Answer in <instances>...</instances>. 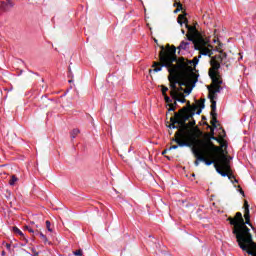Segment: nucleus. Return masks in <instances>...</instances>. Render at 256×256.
I'll return each instance as SVG.
<instances>
[{
  "mask_svg": "<svg viewBox=\"0 0 256 256\" xmlns=\"http://www.w3.org/2000/svg\"><path fill=\"white\" fill-rule=\"evenodd\" d=\"M39 237L43 241V243H45V244L49 243V239H47V236L45 234H43V232L39 233Z\"/></svg>",
  "mask_w": 256,
  "mask_h": 256,
  "instance_id": "nucleus-28",
  "label": "nucleus"
},
{
  "mask_svg": "<svg viewBox=\"0 0 256 256\" xmlns=\"http://www.w3.org/2000/svg\"><path fill=\"white\" fill-rule=\"evenodd\" d=\"M168 111L170 112V111H175L176 109H177V107H174L173 105H171V104H168Z\"/></svg>",
  "mask_w": 256,
  "mask_h": 256,
  "instance_id": "nucleus-36",
  "label": "nucleus"
},
{
  "mask_svg": "<svg viewBox=\"0 0 256 256\" xmlns=\"http://www.w3.org/2000/svg\"><path fill=\"white\" fill-rule=\"evenodd\" d=\"M181 31H182V34H183V35H185V30H184V29H182Z\"/></svg>",
  "mask_w": 256,
  "mask_h": 256,
  "instance_id": "nucleus-50",
  "label": "nucleus"
},
{
  "mask_svg": "<svg viewBox=\"0 0 256 256\" xmlns=\"http://www.w3.org/2000/svg\"><path fill=\"white\" fill-rule=\"evenodd\" d=\"M24 229H25L26 231H28V233H35V230L32 229V228L29 227V226H25Z\"/></svg>",
  "mask_w": 256,
  "mask_h": 256,
  "instance_id": "nucleus-35",
  "label": "nucleus"
},
{
  "mask_svg": "<svg viewBox=\"0 0 256 256\" xmlns=\"http://www.w3.org/2000/svg\"><path fill=\"white\" fill-rule=\"evenodd\" d=\"M186 29H188L186 37H187L188 41H192V43L194 45V49H195V43H197V41H199V38H197L195 36L197 28H195V26H190V25L186 24Z\"/></svg>",
  "mask_w": 256,
  "mask_h": 256,
  "instance_id": "nucleus-9",
  "label": "nucleus"
},
{
  "mask_svg": "<svg viewBox=\"0 0 256 256\" xmlns=\"http://www.w3.org/2000/svg\"><path fill=\"white\" fill-rule=\"evenodd\" d=\"M12 231L16 234L19 235L20 237H22V239H24V241H26V243H28V241L25 239V234H23V232L17 228V226H14L12 228Z\"/></svg>",
  "mask_w": 256,
  "mask_h": 256,
  "instance_id": "nucleus-23",
  "label": "nucleus"
},
{
  "mask_svg": "<svg viewBox=\"0 0 256 256\" xmlns=\"http://www.w3.org/2000/svg\"><path fill=\"white\" fill-rule=\"evenodd\" d=\"M240 193H241L242 195H245V192L243 191V189L240 190Z\"/></svg>",
  "mask_w": 256,
  "mask_h": 256,
  "instance_id": "nucleus-47",
  "label": "nucleus"
},
{
  "mask_svg": "<svg viewBox=\"0 0 256 256\" xmlns=\"http://www.w3.org/2000/svg\"><path fill=\"white\" fill-rule=\"evenodd\" d=\"M215 169L221 177H228L230 181H233L234 179L235 183H238L237 179H235V176L233 175V171L231 170V161L227 156L220 155L218 162L215 164Z\"/></svg>",
  "mask_w": 256,
  "mask_h": 256,
  "instance_id": "nucleus-6",
  "label": "nucleus"
},
{
  "mask_svg": "<svg viewBox=\"0 0 256 256\" xmlns=\"http://www.w3.org/2000/svg\"><path fill=\"white\" fill-rule=\"evenodd\" d=\"M189 45H191V43L187 41H182L178 47H175V49H178V51H188Z\"/></svg>",
  "mask_w": 256,
  "mask_h": 256,
  "instance_id": "nucleus-19",
  "label": "nucleus"
},
{
  "mask_svg": "<svg viewBox=\"0 0 256 256\" xmlns=\"http://www.w3.org/2000/svg\"><path fill=\"white\" fill-rule=\"evenodd\" d=\"M7 249H11V244H6Z\"/></svg>",
  "mask_w": 256,
  "mask_h": 256,
  "instance_id": "nucleus-45",
  "label": "nucleus"
},
{
  "mask_svg": "<svg viewBox=\"0 0 256 256\" xmlns=\"http://www.w3.org/2000/svg\"><path fill=\"white\" fill-rule=\"evenodd\" d=\"M246 209H249V202H247V200L244 202V211H246Z\"/></svg>",
  "mask_w": 256,
  "mask_h": 256,
  "instance_id": "nucleus-38",
  "label": "nucleus"
},
{
  "mask_svg": "<svg viewBox=\"0 0 256 256\" xmlns=\"http://www.w3.org/2000/svg\"><path fill=\"white\" fill-rule=\"evenodd\" d=\"M160 87L162 89V95L163 96L167 95V92L169 91V88H167V86H165V85H161Z\"/></svg>",
  "mask_w": 256,
  "mask_h": 256,
  "instance_id": "nucleus-30",
  "label": "nucleus"
},
{
  "mask_svg": "<svg viewBox=\"0 0 256 256\" xmlns=\"http://www.w3.org/2000/svg\"><path fill=\"white\" fill-rule=\"evenodd\" d=\"M180 146H179V143H177V145H172L170 146V148L168 149V151H172V149H178Z\"/></svg>",
  "mask_w": 256,
  "mask_h": 256,
  "instance_id": "nucleus-37",
  "label": "nucleus"
},
{
  "mask_svg": "<svg viewBox=\"0 0 256 256\" xmlns=\"http://www.w3.org/2000/svg\"><path fill=\"white\" fill-rule=\"evenodd\" d=\"M177 90H178V93H179V91H183V87L180 86V88H177Z\"/></svg>",
  "mask_w": 256,
  "mask_h": 256,
  "instance_id": "nucleus-44",
  "label": "nucleus"
},
{
  "mask_svg": "<svg viewBox=\"0 0 256 256\" xmlns=\"http://www.w3.org/2000/svg\"><path fill=\"white\" fill-rule=\"evenodd\" d=\"M221 47H222V44H219V47L217 48V51H219V53H221L220 56H221L222 61H223L224 59H227V53L223 52V50H220Z\"/></svg>",
  "mask_w": 256,
  "mask_h": 256,
  "instance_id": "nucleus-27",
  "label": "nucleus"
},
{
  "mask_svg": "<svg viewBox=\"0 0 256 256\" xmlns=\"http://www.w3.org/2000/svg\"><path fill=\"white\" fill-rule=\"evenodd\" d=\"M13 7H15V4L11 0H6V1L0 2L1 11L7 12L10 9H13Z\"/></svg>",
  "mask_w": 256,
  "mask_h": 256,
  "instance_id": "nucleus-14",
  "label": "nucleus"
},
{
  "mask_svg": "<svg viewBox=\"0 0 256 256\" xmlns=\"http://www.w3.org/2000/svg\"><path fill=\"white\" fill-rule=\"evenodd\" d=\"M170 105H173V107H177V100H175L174 103L171 102Z\"/></svg>",
  "mask_w": 256,
  "mask_h": 256,
  "instance_id": "nucleus-41",
  "label": "nucleus"
},
{
  "mask_svg": "<svg viewBox=\"0 0 256 256\" xmlns=\"http://www.w3.org/2000/svg\"><path fill=\"white\" fill-rule=\"evenodd\" d=\"M198 107L199 109H197L196 115H199L200 113H202L203 109H205V98L200 99V101H198Z\"/></svg>",
  "mask_w": 256,
  "mask_h": 256,
  "instance_id": "nucleus-21",
  "label": "nucleus"
},
{
  "mask_svg": "<svg viewBox=\"0 0 256 256\" xmlns=\"http://www.w3.org/2000/svg\"><path fill=\"white\" fill-rule=\"evenodd\" d=\"M39 233H42V232H40L39 230L34 231V233H32V237H35L36 235H39Z\"/></svg>",
  "mask_w": 256,
  "mask_h": 256,
  "instance_id": "nucleus-40",
  "label": "nucleus"
},
{
  "mask_svg": "<svg viewBox=\"0 0 256 256\" xmlns=\"http://www.w3.org/2000/svg\"><path fill=\"white\" fill-rule=\"evenodd\" d=\"M210 115H211V121H210V123H211V127H214V128H217V123H218V121H217V113H214V112H210Z\"/></svg>",
  "mask_w": 256,
  "mask_h": 256,
  "instance_id": "nucleus-22",
  "label": "nucleus"
},
{
  "mask_svg": "<svg viewBox=\"0 0 256 256\" xmlns=\"http://www.w3.org/2000/svg\"><path fill=\"white\" fill-rule=\"evenodd\" d=\"M229 221L230 225H233V230L232 233L235 235V231H241L244 227H251L253 229V224H251V215L249 213V209L244 210V219H243V214L241 212H237L235 217H229L227 219Z\"/></svg>",
  "mask_w": 256,
  "mask_h": 256,
  "instance_id": "nucleus-5",
  "label": "nucleus"
},
{
  "mask_svg": "<svg viewBox=\"0 0 256 256\" xmlns=\"http://www.w3.org/2000/svg\"><path fill=\"white\" fill-rule=\"evenodd\" d=\"M164 101H165V103H168V105L173 103V100L169 96H167V94L164 95Z\"/></svg>",
  "mask_w": 256,
  "mask_h": 256,
  "instance_id": "nucleus-31",
  "label": "nucleus"
},
{
  "mask_svg": "<svg viewBox=\"0 0 256 256\" xmlns=\"http://www.w3.org/2000/svg\"><path fill=\"white\" fill-rule=\"evenodd\" d=\"M192 149V153L195 157L194 165L195 167H199V162L205 163L209 167V165H214L218 163L219 157H221V153H223V146H217L213 142L208 143V149L211 152H207V150H199L195 146L190 147Z\"/></svg>",
  "mask_w": 256,
  "mask_h": 256,
  "instance_id": "nucleus-3",
  "label": "nucleus"
},
{
  "mask_svg": "<svg viewBox=\"0 0 256 256\" xmlns=\"http://www.w3.org/2000/svg\"><path fill=\"white\" fill-rule=\"evenodd\" d=\"M169 151V149H165L163 152H162V155H166V153Z\"/></svg>",
  "mask_w": 256,
  "mask_h": 256,
  "instance_id": "nucleus-43",
  "label": "nucleus"
},
{
  "mask_svg": "<svg viewBox=\"0 0 256 256\" xmlns=\"http://www.w3.org/2000/svg\"><path fill=\"white\" fill-rule=\"evenodd\" d=\"M33 256H39V252H37V250H35V248L31 249Z\"/></svg>",
  "mask_w": 256,
  "mask_h": 256,
  "instance_id": "nucleus-39",
  "label": "nucleus"
},
{
  "mask_svg": "<svg viewBox=\"0 0 256 256\" xmlns=\"http://www.w3.org/2000/svg\"><path fill=\"white\" fill-rule=\"evenodd\" d=\"M223 135L220 134L219 138L215 137L212 141H217V143H223V139H225V130H222Z\"/></svg>",
  "mask_w": 256,
  "mask_h": 256,
  "instance_id": "nucleus-25",
  "label": "nucleus"
},
{
  "mask_svg": "<svg viewBox=\"0 0 256 256\" xmlns=\"http://www.w3.org/2000/svg\"><path fill=\"white\" fill-rule=\"evenodd\" d=\"M205 139H206V143L204 144V147H205L204 151L211 153V151H209V143H212L211 141L213 140V138H211L209 132L205 134Z\"/></svg>",
  "mask_w": 256,
  "mask_h": 256,
  "instance_id": "nucleus-20",
  "label": "nucleus"
},
{
  "mask_svg": "<svg viewBox=\"0 0 256 256\" xmlns=\"http://www.w3.org/2000/svg\"><path fill=\"white\" fill-rule=\"evenodd\" d=\"M73 255L83 256V250L82 249L76 250V251L73 252Z\"/></svg>",
  "mask_w": 256,
  "mask_h": 256,
  "instance_id": "nucleus-33",
  "label": "nucleus"
},
{
  "mask_svg": "<svg viewBox=\"0 0 256 256\" xmlns=\"http://www.w3.org/2000/svg\"><path fill=\"white\" fill-rule=\"evenodd\" d=\"M223 62V58L221 56H213L210 60L211 68L209 71H219L221 69V63Z\"/></svg>",
  "mask_w": 256,
  "mask_h": 256,
  "instance_id": "nucleus-10",
  "label": "nucleus"
},
{
  "mask_svg": "<svg viewBox=\"0 0 256 256\" xmlns=\"http://www.w3.org/2000/svg\"><path fill=\"white\" fill-rule=\"evenodd\" d=\"M208 75L212 80L211 85H223V80H221V75H219V71L209 70Z\"/></svg>",
  "mask_w": 256,
  "mask_h": 256,
  "instance_id": "nucleus-11",
  "label": "nucleus"
},
{
  "mask_svg": "<svg viewBox=\"0 0 256 256\" xmlns=\"http://www.w3.org/2000/svg\"><path fill=\"white\" fill-rule=\"evenodd\" d=\"M2 255H5V251L2 252Z\"/></svg>",
  "mask_w": 256,
  "mask_h": 256,
  "instance_id": "nucleus-53",
  "label": "nucleus"
},
{
  "mask_svg": "<svg viewBox=\"0 0 256 256\" xmlns=\"http://www.w3.org/2000/svg\"><path fill=\"white\" fill-rule=\"evenodd\" d=\"M197 109H199V102H197V105H191V102L187 101L186 106L178 112H174V116L170 117L169 129H178V131L175 132L172 141L178 143L180 147H193V142L182 141L181 137H183L185 131H188L191 127H195L196 122L193 117H195Z\"/></svg>",
  "mask_w": 256,
  "mask_h": 256,
  "instance_id": "nucleus-2",
  "label": "nucleus"
},
{
  "mask_svg": "<svg viewBox=\"0 0 256 256\" xmlns=\"http://www.w3.org/2000/svg\"><path fill=\"white\" fill-rule=\"evenodd\" d=\"M204 125H206V126H207V128L209 129V123L204 122Z\"/></svg>",
  "mask_w": 256,
  "mask_h": 256,
  "instance_id": "nucleus-46",
  "label": "nucleus"
},
{
  "mask_svg": "<svg viewBox=\"0 0 256 256\" xmlns=\"http://www.w3.org/2000/svg\"><path fill=\"white\" fill-rule=\"evenodd\" d=\"M176 9L174 10V13H179V11H183V4L181 2H176L173 4Z\"/></svg>",
  "mask_w": 256,
  "mask_h": 256,
  "instance_id": "nucleus-24",
  "label": "nucleus"
},
{
  "mask_svg": "<svg viewBox=\"0 0 256 256\" xmlns=\"http://www.w3.org/2000/svg\"><path fill=\"white\" fill-rule=\"evenodd\" d=\"M79 133H81V131L79 129H77V128L73 129L70 132L71 139H75V137H77Z\"/></svg>",
  "mask_w": 256,
  "mask_h": 256,
  "instance_id": "nucleus-26",
  "label": "nucleus"
},
{
  "mask_svg": "<svg viewBox=\"0 0 256 256\" xmlns=\"http://www.w3.org/2000/svg\"><path fill=\"white\" fill-rule=\"evenodd\" d=\"M161 51L159 52V62H153V70H149V73H159L163 71V67H166L168 73H170L171 79H175V83L180 87H195V83L199 81L197 74L188 72L187 70L177 67V64H174L177 61V48L174 45L160 46Z\"/></svg>",
  "mask_w": 256,
  "mask_h": 256,
  "instance_id": "nucleus-1",
  "label": "nucleus"
},
{
  "mask_svg": "<svg viewBox=\"0 0 256 256\" xmlns=\"http://www.w3.org/2000/svg\"><path fill=\"white\" fill-rule=\"evenodd\" d=\"M194 133H195V137L191 140H187V139H185V132H184L183 136L180 138L181 141H189L190 143H193V147H195V141H197V139L203 137V131H201L199 129V127L196 126L194 129Z\"/></svg>",
  "mask_w": 256,
  "mask_h": 256,
  "instance_id": "nucleus-12",
  "label": "nucleus"
},
{
  "mask_svg": "<svg viewBox=\"0 0 256 256\" xmlns=\"http://www.w3.org/2000/svg\"><path fill=\"white\" fill-rule=\"evenodd\" d=\"M18 179L16 176H12L11 179H10V185H15V183H17Z\"/></svg>",
  "mask_w": 256,
  "mask_h": 256,
  "instance_id": "nucleus-32",
  "label": "nucleus"
},
{
  "mask_svg": "<svg viewBox=\"0 0 256 256\" xmlns=\"http://www.w3.org/2000/svg\"><path fill=\"white\" fill-rule=\"evenodd\" d=\"M168 81H170V96L175 97V95H179V90L177 89V83L175 82V79H171V73H169Z\"/></svg>",
  "mask_w": 256,
  "mask_h": 256,
  "instance_id": "nucleus-13",
  "label": "nucleus"
},
{
  "mask_svg": "<svg viewBox=\"0 0 256 256\" xmlns=\"http://www.w3.org/2000/svg\"><path fill=\"white\" fill-rule=\"evenodd\" d=\"M199 59H201V55L199 54L198 56L194 57L192 60H189L185 57H177L174 63H176V66L179 69H184V71H187L188 73H195L193 72V66L197 67L199 64Z\"/></svg>",
  "mask_w": 256,
  "mask_h": 256,
  "instance_id": "nucleus-7",
  "label": "nucleus"
},
{
  "mask_svg": "<svg viewBox=\"0 0 256 256\" xmlns=\"http://www.w3.org/2000/svg\"><path fill=\"white\" fill-rule=\"evenodd\" d=\"M166 159H171V158H169V156H166Z\"/></svg>",
  "mask_w": 256,
  "mask_h": 256,
  "instance_id": "nucleus-52",
  "label": "nucleus"
},
{
  "mask_svg": "<svg viewBox=\"0 0 256 256\" xmlns=\"http://www.w3.org/2000/svg\"><path fill=\"white\" fill-rule=\"evenodd\" d=\"M209 91V96L215 97V93H221V84L210 85L207 87Z\"/></svg>",
  "mask_w": 256,
  "mask_h": 256,
  "instance_id": "nucleus-15",
  "label": "nucleus"
},
{
  "mask_svg": "<svg viewBox=\"0 0 256 256\" xmlns=\"http://www.w3.org/2000/svg\"><path fill=\"white\" fill-rule=\"evenodd\" d=\"M208 129H210V136H211V139H216L215 138V127H211V126H208Z\"/></svg>",
  "mask_w": 256,
  "mask_h": 256,
  "instance_id": "nucleus-29",
  "label": "nucleus"
},
{
  "mask_svg": "<svg viewBox=\"0 0 256 256\" xmlns=\"http://www.w3.org/2000/svg\"><path fill=\"white\" fill-rule=\"evenodd\" d=\"M236 241L242 249L248 253V255L256 256V243L253 241V234L249 227H244L241 230H234Z\"/></svg>",
  "mask_w": 256,
  "mask_h": 256,
  "instance_id": "nucleus-4",
  "label": "nucleus"
},
{
  "mask_svg": "<svg viewBox=\"0 0 256 256\" xmlns=\"http://www.w3.org/2000/svg\"><path fill=\"white\" fill-rule=\"evenodd\" d=\"M174 3H181L179 0H174Z\"/></svg>",
  "mask_w": 256,
  "mask_h": 256,
  "instance_id": "nucleus-49",
  "label": "nucleus"
},
{
  "mask_svg": "<svg viewBox=\"0 0 256 256\" xmlns=\"http://www.w3.org/2000/svg\"><path fill=\"white\" fill-rule=\"evenodd\" d=\"M202 119H203V121H206V120H207V117L202 116Z\"/></svg>",
  "mask_w": 256,
  "mask_h": 256,
  "instance_id": "nucleus-48",
  "label": "nucleus"
},
{
  "mask_svg": "<svg viewBox=\"0 0 256 256\" xmlns=\"http://www.w3.org/2000/svg\"><path fill=\"white\" fill-rule=\"evenodd\" d=\"M179 25H181V27L183 26V23H185V25H189V20L187 19V13H183V14H180L178 16V19H177Z\"/></svg>",
  "mask_w": 256,
  "mask_h": 256,
  "instance_id": "nucleus-16",
  "label": "nucleus"
},
{
  "mask_svg": "<svg viewBox=\"0 0 256 256\" xmlns=\"http://www.w3.org/2000/svg\"><path fill=\"white\" fill-rule=\"evenodd\" d=\"M46 229H48V231H50V233H51V231H53L51 229V222L49 220L46 221Z\"/></svg>",
  "mask_w": 256,
  "mask_h": 256,
  "instance_id": "nucleus-34",
  "label": "nucleus"
},
{
  "mask_svg": "<svg viewBox=\"0 0 256 256\" xmlns=\"http://www.w3.org/2000/svg\"><path fill=\"white\" fill-rule=\"evenodd\" d=\"M172 99H174V101H178L179 103H187V99H185V94L181 92H178V94L172 96Z\"/></svg>",
  "mask_w": 256,
  "mask_h": 256,
  "instance_id": "nucleus-17",
  "label": "nucleus"
},
{
  "mask_svg": "<svg viewBox=\"0 0 256 256\" xmlns=\"http://www.w3.org/2000/svg\"><path fill=\"white\" fill-rule=\"evenodd\" d=\"M215 97L216 96L208 95V99H210V103H211V113H217V112H215V111H217V101H215Z\"/></svg>",
  "mask_w": 256,
  "mask_h": 256,
  "instance_id": "nucleus-18",
  "label": "nucleus"
},
{
  "mask_svg": "<svg viewBox=\"0 0 256 256\" xmlns=\"http://www.w3.org/2000/svg\"><path fill=\"white\" fill-rule=\"evenodd\" d=\"M154 43H158V40L154 38Z\"/></svg>",
  "mask_w": 256,
  "mask_h": 256,
  "instance_id": "nucleus-51",
  "label": "nucleus"
},
{
  "mask_svg": "<svg viewBox=\"0 0 256 256\" xmlns=\"http://www.w3.org/2000/svg\"><path fill=\"white\" fill-rule=\"evenodd\" d=\"M196 51H199V55H204L208 57H213V46L208 45L205 39L199 38V41L195 42Z\"/></svg>",
  "mask_w": 256,
  "mask_h": 256,
  "instance_id": "nucleus-8",
  "label": "nucleus"
},
{
  "mask_svg": "<svg viewBox=\"0 0 256 256\" xmlns=\"http://www.w3.org/2000/svg\"><path fill=\"white\" fill-rule=\"evenodd\" d=\"M184 93H187V94L189 95V93H191V90L185 89V90H184Z\"/></svg>",
  "mask_w": 256,
  "mask_h": 256,
  "instance_id": "nucleus-42",
  "label": "nucleus"
}]
</instances>
